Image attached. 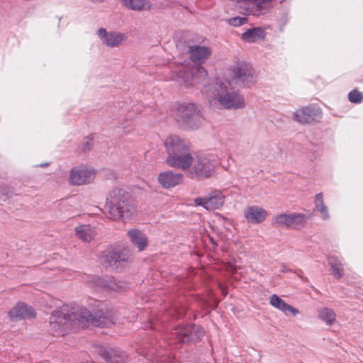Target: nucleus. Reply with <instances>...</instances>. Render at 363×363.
I'll return each instance as SVG.
<instances>
[{"label":"nucleus","mask_w":363,"mask_h":363,"mask_svg":"<svg viewBox=\"0 0 363 363\" xmlns=\"http://www.w3.org/2000/svg\"><path fill=\"white\" fill-rule=\"evenodd\" d=\"M168 166L186 170L190 162V142L176 135H169L164 142Z\"/></svg>","instance_id":"obj_3"},{"label":"nucleus","mask_w":363,"mask_h":363,"mask_svg":"<svg viewBox=\"0 0 363 363\" xmlns=\"http://www.w3.org/2000/svg\"><path fill=\"white\" fill-rule=\"evenodd\" d=\"M254 71L252 66L246 62H240L233 69L232 81L239 86H245L253 82Z\"/></svg>","instance_id":"obj_11"},{"label":"nucleus","mask_w":363,"mask_h":363,"mask_svg":"<svg viewBox=\"0 0 363 363\" xmlns=\"http://www.w3.org/2000/svg\"><path fill=\"white\" fill-rule=\"evenodd\" d=\"M99 354L107 363H126L128 359L124 352L111 347H101Z\"/></svg>","instance_id":"obj_13"},{"label":"nucleus","mask_w":363,"mask_h":363,"mask_svg":"<svg viewBox=\"0 0 363 363\" xmlns=\"http://www.w3.org/2000/svg\"><path fill=\"white\" fill-rule=\"evenodd\" d=\"M77 237L84 242H91L96 235V231L90 225H81L75 228Z\"/></svg>","instance_id":"obj_25"},{"label":"nucleus","mask_w":363,"mask_h":363,"mask_svg":"<svg viewBox=\"0 0 363 363\" xmlns=\"http://www.w3.org/2000/svg\"><path fill=\"white\" fill-rule=\"evenodd\" d=\"M48 163H45V164H42L40 166L44 167V166H48Z\"/></svg>","instance_id":"obj_38"},{"label":"nucleus","mask_w":363,"mask_h":363,"mask_svg":"<svg viewBox=\"0 0 363 363\" xmlns=\"http://www.w3.org/2000/svg\"><path fill=\"white\" fill-rule=\"evenodd\" d=\"M97 284L108 291H117L121 288V285L119 283H118L113 278L109 277L99 279Z\"/></svg>","instance_id":"obj_28"},{"label":"nucleus","mask_w":363,"mask_h":363,"mask_svg":"<svg viewBox=\"0 0 363 363\" xmlns=\"http://www.w3.org/2000/svg\"><path fill=\"white\" fill-rule=\"evenodd\" d=\"M94 145L93 138L90 136L86 137L83 139L80 146L79 152H86L91 150Z\"/></svg>","instance_id":"obj_31"},{"label":"nucleus","mask_w":363,"mask_h":363,"mask_svg":"<svg viewBox=\"0 0 363 363\" xmlns=\"http://www.w3.org/2000/svg\"><path fill=\"white\" fill-rule=\"evenodd\" d=\"M349 101L352 103L359 104L363 100V95L357 89L351 91L348 94Z\"/></svg>","instance_id":"obj_32"},{"label":"nucleus","mask_w":363,"mask_h":363,"mask_svg":"<svg viewBox=\"0 0 363 363\" xmlns=\"http://www.w3.org/2000/svg\"><path fill=\"white\" fill-rule=\"evenodd\" d=\"M267 216V211L258 206H248L244 211V216L247 221L255 224L262 223Z\"/></svg>","instance_id":"obj_21"},{"label":"nucleus","mask_w":363,"mask_h":363,"mask_svg":"<svg viewBox=\"0 0 363 363\" xmlns=\"http://www.w3.org/2000/svg\"><path fill=\"white\" fill-rule=\"evenodd\" d=\"M189 58L195 63L202 64L211 55L212 50L210 47L203 45L189 46Z\"/></svg>","instance_id":"obj_17"},{"label":"nucleus","mask_w":363,"mask_h":363,"mask_svg":"<svg viewBox=\"0 0 363 363\" xmlns=\"http://www.w3.org/2000/svg\"><path fill=\"white\" fill-rule=\"evenodd\" d=\"M306 223V216L303 214L296 213L279 214L275 216L272 221V225L276 228L295 229L303 227Z\"/></svg>","instance_id":"obj_8"},{"label":"nucleus","mask_w":363,"mask_h":363,"mask_svg":"<svg viewBox=\"0 0 363 363\" xmlns=\"http://www.w3.org/2000/svg\"><path fill=\"white\" fill-rule=\"evenodd\" d=\"M270 304L274 307L284 312L286 315L291 313L294 316L296 315L299 311L296 308L287 304L284 301L276 294L271 296Z\"/></svg>","instance_id":"obj_23"},{"label":"nucleus","mask_w":363,"mask_h":363,"mask_svg":"<svg viewBox=\"0 0 363 363\" xmlns=\"http://www.w3.org/2000/svg\"><path fill=\"white\" fill-rule=\"evenodd\" d=\"M127 235L131 243L138 248V251H143L147 245V238L145 235L137 228L130 229Z\"/></svg>","instance_id":"obj_22"},{"label":"nucleus","mask_w":363,"mask_h":363,"mask_svg":"<svg viewBox=\"0 0 363 363\" xmlns=\"http://www.w3.org/2000/svg\"><path fill=\"white\" fill-rule=\"evenodd\" d=\"M174 117L185 130L198 129L204 120L200 108L195 104L189 102L177 105Z\"/></svg>","instance_id":"obj_5"},{"label":"nucleus","mask_w":363,"mask_h":363,"mask_svg":"<svg viewBox=\"0 0 363 363\" xmlns=\"http://www.w3.org/2000/svg\"><path fill=\"white\" fill-rule=\"evenodd\" d=\"M265 37V31L262 27H255L247 29L242 34L241 38L248 43H255L258 40L264 39Z\"/></svg>","instance_id":"obj_24"},{"label":"nucleus","mask_w":363,"mask_h":363,"mask_svg":"<svg viewBox=\"0 0 363 363\" xmlns=\"http://www.w3.org/2000/svg\"><path fill=\"white\" fill-rule=\"evenodd\" d=\"M318 317L328 325H331L335 320L336 315L332 309L324 308L319 311Z\"/></svg>","instance_id":"obj_30"},{"label":"nucleus","mask_w":363,"mask_h":363,"mask_svg":"<svg viewBox=\"0 0 363 363\" xmlns=\"http://www.w3.org/2000/svg\"><path fill=\"white\" fill-rule=\"evenodd\" d=\"M95 177L94 169L86 165H79L69 172V184L78 186L88 184L94 181Z\"/></svg>","instance_id":"obj_9"},{"label":"nucleus","mask_w":363,"mask_h":363,"mask_svg":"<svg viewBox=\"0 0 363 363\" xmlns=\"http://www.w3.org/2000/svg\"><path fill=\"white\" fill-rule=\"evenodd\" d=\"M203 335L202 328L194 324L177 325L170 334L171 337L179 343L197 342Z\"/></svg>","instance_id":"obj_7"},{"label":"nucleus","mask_w":363,"mask_h":363,"mask_svg":"<svg viewBox=\"0 0 363 363\" xmlns=\"http://www.w3.org/2000/svg\"><path fill=\"white\" fill-rule=\"evenodd\" d=\"M207 76L206 70L201 65L195 66L189 73H185L184 81L186 87L201 83Z\"/></svg>","instance_id":"obj_18"},{"label":"nucleus","mask_w":363,"mask_h":363,"mask_svg":"<svg viewBox=\"0 0 363 363\" xmlns=\"http://www.w3.org/2000/svg\"><path fill=\"white\" fill-rule=\"evenodd\" d=\"M147 324H148V325H147L145 326L146 328H147V327H150V328H153V329L155 328H154V325H153V323H152V322H150V323H148Z\"/></svg>","instance_id":"obj_37"},{"label":"nucleus","mask_w":363,"mask_h":363,"mask_svg":"<svg viewBox=\"0 0 363 363\" xmlns=\"http://www.w3.org/2000/svg\"><path fill=\"white\" fill-rule=\"evenodd\" d=\"M225 195L219 191H214L206 197H199L195 199L197 206H201L208 211L219 209L225 202Z\"/></svg>","instance_id":"obj_12"},{"label":"nucleus","mask_w":363,"mask_h":363,"mask_svg":"<svg viewBox=\"0 0 363 363\" xmlns=\"http://www.w3.org/2000/svg\"><path fill=\"white\" fill-rule=\"evenodd\" d=\"M184 175L173 171H166L158 176V182L163 188L169 189L180 184L183 181Z\"/></svg>","instance_id":"obj_19"},{"label":"nucleus","mask_w":363,"mask_h":363,"mask_svg":"<svg viewBox=\"0 0 363 363\" xmlns=\"http://www.w3.org/2000/svg\"><path fill=\"white\" fill-rule=\"evenodd\" d=\"M105 208L113 220L130 218L135 212L133 201L129 194L122 189L110 191Z\"/></svg>","instance_id":"obj_4"},{"label":"nucleus","mask_w":363,"mask_h":363,"mask_svg":"<svg viewBox=\"0 0 363 363\" xmlns=\"http://www.w3.org/2000/svg\"><path fill=\"white\" fill-rule=\"evenodd\" d=\"M6 187H5V186H0V193L1 194H4V191H6Z\"/></svg>","instance_id":"obj_36"},{"label":"nucleus","mask_w":363,"mask_h":363,"mask_svg":"<svg viewBox=\"0 0 363 363\" xmlns=\"http://www.w3.org/2000/svg\"><path fill=\"white\" fill-rule=\"evenodd\" d=\"M123 4L132 10H146L151 7L149 0H122Z\"/></svg>","instance_id":"obj_26"},{"label":"nucleus","mask_w":363,"mask_h":363,"mask_svg":"<svg viewBox=\"0 0 363 363\" xmlns=\"http://www.w3.org/2000/svg\"><path fill=\"white\" fill-rule=\"evenodd\" d=\"M280 272H282V273H286V272H291V270L288 269L286 265L282 264L281 265V268L280 269Z\"/></svg>","instance_id":"obj_34"},{"label":"nucleus","mask_w":363,"mask_h":363,"mask_svg":"<svg viewBox=\"0 0 363 363\" xmlns=\"http://www.w3.org/2000/svg\"><path fill=\"white\" fill-rule=\"evenodd\" d=\"M315 210L320 213L323 220H328L330 215L328 211V207L325 206L323 201V193H318L315 196Z\"/></svg>","instance_id":"obj_27"},{"label":"nucleus","mask_w":363,"mask_h":363,"mask_svg":"<svg viewBox=\"0 0 363 363\" xmlns=\"http://www.w3.org/2000/svg\"><path fill=\"white\" fill-rule=\"evenodd\" d=\"M177 313H176V316L177 318H180L182 317V315H184V311L183 310L182 311H176Z\"/></svg>","instance_id":"obj_35"},{"label":"nucleus","mask_w":363,"mask_h":363,"mask_svg":"<svg viewBox=\"0 0 363 363\" xmlns=\"http://www.w3.org/2000/svg\"><path fill=\"white\" fill-rule=\"evenodd\" d=\"M328 262L330 266L333 274L337 279H340L342 276L343 268L340 261L337 257L334 256H329L328 257Z\"/></svg>","instance_id":"obj_29"},{"label":"nucleus","mask_w":363,"mask_h":363,"mask_svg":"<svg viewBox=\"0 0 363 363\" xmlns=\"http://www.w3.org/2000/svg\"><path fill=\"white\" fill-rule=\"evenodd\" d=\"M98 35L103 44L110 48L118 47L125 39V34L114 31L107 32L103 28L99 29Z\"/></svg>","instance_id":"obj_14"},{"label":"nucleus","mask_w":363,"mask_h":363,"mask_svg":"<svg viewBox=\"0 0 363 363\" xmlns=\"http://www.w3.org/2000/svg\"><path fill=\"white\" fill-rule=\"evenodd\" d=\"M66 314L61 311H55L50 318V325L57 335H65L67 328Z\"/></svg>","instance_id":"obj_16"},{"label":"nucleus","mask_w":363,"mask_h":363,"mask_svg":"<svg viewBox=\"0 0 363 363\" xmlns=\"http://www.w3.org/2000/svg\"><path fill=\"white\" fill-rule=\"evenodd\" d=\"M319 113V109L311 106H306L294 112L293 118L301 123H309L315 121Z\"/></svg>","instance_id":"obj_20"},{"label":"nucleus","mask_w":363,"mask_h":363,"mask_svg":"<svg viewBox=\"0 0 363 363\" xmlns=\"http://www.w3.org/2000/svg\"><path fill=\"white\" fill-rule=\"evenodd\" d=\"M216 164L215 157L211 155L190 154V162L186 167L192 179H204L211 176Z\"/></svg>","instance_id":"obj_6"},{"label":"nucleus","mask_w":363,"mask_h":363,"mask_svg":"<svg viewBox=\"0 0 363 363\" xmlns=\"http://www.w3.org/2000/svg\"><path fill=\"white\" fill-rule=\"evenodd\" d=\"M247 18L246 17L234 16L228 19L229 25L238 27L244 25L247 23Z\"/></svg>","instance_id":"obj_33"},{"label":"nucleus","mask_w":363,"mask_h":363,"mask_svg":"<svg viewBox=\"0 0 363 363\" xmlns=\"http://www.w3.org/2000/svg\"><path fill=\"white\" fill-rule=\"evenodd\" d=\"M229 81L223 82L216 80L205 85L202 89L203 94L206 95L209 101H216L218 104L228 109H238L244 107L245 101L242 95L231 87Z\"/></svg>","instance_id":"obj_2"},{"label":"nucleus","mask_w":363,"mask_h":363,"mask_svg":"<svg viewBox=\"0 0 363 363\" xmlns=\"http://www.w3.org/2000/svg\"><path fill=\"white\" fill-rule=\"evenodd\" d=\"M129 252L125 248L117 247L105 252L101 257V261L106 266L118 268L121 262L128 261Z\"/></svg>","instance_id":"obj_10"},{"label":"nucleus","mask_w":363,"mask_h":363,"mask_svg":"<svg viewBox=\"0 0 363 363\" xmlns=\"http://www.w3.org/2000/svg\"><path fill=\"white\" fill-rule=\"evenodd\" d=\"M9 317L13 321H18L23 319H30L35 315L33 307L27 304L19 302L13 307L9 313Z\"/></svg>","instance_id":"obj_15"},{"label":"nucleus","mask_w":363,"mask_h":363,"mask_svg":"<svg viewBox=\"0 0 363 363\" xmlns=\"http://www.w3.org/2000/svg\"><path fill=\"white\" fill-rule=\"evenodd\" d=\"M69 330L85 328L88 324L96 327H108L116 323L115 315L102 308L92 313L76 303L69 306Z\"/></svg>","instance_id":"obj_1"}]
</instances>
